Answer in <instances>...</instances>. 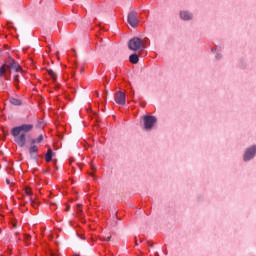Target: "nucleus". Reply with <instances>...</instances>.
<instances>
[{"mask_svg": "<svg viewBox=\"0 0 256 256\" xmlns=\"http://www.w3.org/2000/svg\"><path fill=\"white\" fill-rule=\"evenodd\" d=\"M6 55H8V59L0 66V77H2L4 81H11V75H13V73H25V71L23 67L19 65V62L9 55V52H6Z\"/></svg>", "mask_w": 256, "mask_h": 256, "instance_id": "obj_1", "label": "nucleus"}, {"mask_svg": "<svg viewBox=\"0 0 256 256\" xmlns=\"http://www.w3.org/2000/svg\"><path fill=\"white\" fill-rule=\"evenodd\" d=\"M33 131V124H22L20 126L13 127L11 129V135L14 137V141L18 146L25 147L27 145V135Z\"/></svg>", "mask_w": 256, "mask_h": 256, "instance_id": "obj_2", "label": "nucleus"}, {"mask_svg": "<svg viewBox=\"0 0 256 256\" xmlns=\"http://www.w3.org/2000/svg\"><path fill=\"white\" fill-rule=\"evenodd\" d=\"M128 49H130V51H145L147 46H145L143 39L133 37L128 41Z\"/></svg>", "mask_w": 256, "mask_h": 256, "instance_id": "obj_3", "label": "nucleus"}, {"mask_svg": "<svg viewBox=\"0 0 256 256\" xmlns=\"http://www.w3.org/2000/svg\"><path fill=\"white\" fill-rule=\"evenodd\" d=\"M144 129L146 131H151L153 127H155V123H157V117L153 115H144L143 116Z\"/></svg>", "mask_w": 256, "mask_h": 256, "instance_id": "obj_4", "label": "nucleus"}, {"mask_svg": "<svg viewBox=\"0 0 256 256\" xmlns=\"http://www.w3.org/2000/svg\"><path fill=\"white\" fill-rule=\"evenodd\" d=\"M136 11H130L128 13L127 22L135 29L139 26V18Z\"/></svg>", "mask_w": 256, "mask_h": 256, "instance_id": "obj_5", "label": "nucleus"}, {"mask_svg": "<svg viewBox=\"0 0 256 256\" xmlns=\"http://www.w3.org/2000/svg\"><path fill=\"white\" fill-rule=\"evenodd\" d=\"M24 191H25V195L30 197L29 198L30 205H32V207L34 209H39V205H41V203H39V201L33 199V190H31V188H29V187H26Z\"/></svg>", "mask_w": 256, "mask_h": 256, "instance_id": "obj_6", "label": "nucleus"}, {"mask_svg": "<svg viewBox=\"0 0 256 256\" xmlns=\"http://www.w3.org/2000/svg\"><path fill=\"white\" fill-rule=\"evenodd\" d=\"M256 155V145L251 146L250 148L246 149L243 159L245 162L251 161V159H254Z\"/></svg>", "mask_w": 256, "mask_h": 256, "instance_id": "obj_7", "label": "nucleus"}, {"mask_svg": "<svg viewBox=\"0 0 256 256\" xmlns=\"http://www.w3.org/2000/svg\"><path fill=\"white\" fill-rule=\"evenodd\" d=\"M114 99L118 105H125V103H127V95L123 91L116 92Z\"/></svg>", "mask_w": 256, "mask_h": 256, "instance_id": "obj_8", "label": "nucleus"}, {"mask_svg": "<svg viewBox=\"0 0 256 256\" xmlns=\"http://www.w3.org/2000/svg\"><path fill=\"white\" fill-rule=\"evenodd\" d=\"M29 153H30L31 159H34V160L39 159V147H37V145L31 144V146L29 147Z\"/></svg>", "mask_w": 256, "mask_h": 256, "instance_id": "obj_9", "label": "nucleus"}, {"mask_svg": "<svg viewBox=\"0 0 256 256\" xmlns=\"http://www.w3.org/2000/svg\"><path fill=\"white\" fill-rule=\"evenodd\" d=\"M180 18L183 21H191V19H193V14L187 10L180 11Z\"/></svg>", "mask_w": 256, "mask_h": 256, "instance_id": "obj_10", "label": "nucleus"}, {"mask_svg": "<svg viewBox=\"0 0 256 256\" xmlns=\"http://www.w3.org/2000/svg\"><path fill=\"white\" fill-rule=\"evenodd\" d=\"M53 157H55V153L53 152V150L51 148H49L45 155L46 163H51V161H53Z\"/></svg>", "mask_w": 256, "mask_h": 256, "instance_id": "obj_11", "label": "nucleus"}, {"mask_svg": "<svg viewBox=\"0 0 256 256\" xmlns=\"http://www.w3.org/2000/svg\"><path fill=\"white\" fill-rule=\"evenodd\" d=\"M129 61L132 65H137L139 63V54L133 53L129 56Z\"/></svg>", "mask_w": 256, "mask_h": 256, "instance_id": "obj_12", "label": "nucleus"}, {"mask_svg": "<svg viewBox=\"0 0 256 256\" xmlns=\"http://www.w3.org/2000/svg\"><path fill=\"white\" fill-rule=\"evenodd\" d=\"M19 83H21V76H19V74H15L13 76V85L18 91L21 89V87H19Z\"/></svg>", "mask_w": 256, "mask_h": 256, "instance_id": "obj_13", "label": "nucleus"}, {"mask_svg": "<svg viewBox=\"0 0 256 256\" xmlns=\"http://www.w3.org/2000/svg\"><path fill=\"white\" fill-rule=\"evenodd\" d=\"M46 72L49 75V77L52 79L53 83H57V73H55V71L51 69L46 70Z\"/></svg>", "mask_w": 256, "mask_h": 256, "instance_id": "obj_14", "label": "nucleus"}, {"mask_svg": "<svg viewBox=\"0 0 256 256\" xmlns=\"http://www.w3.org/2000/svg\"><path fill=\"white\" fill-rule=\"evenodd\" d=\"M9 102L11 103V105H15L16 107H20V105H23V102L21 101V99H17L14 97H11L9 99Z\"/></svg>", "mask_w": 256, "mask_h": 256, "instance_id": "obj_15", "label": "nucleus"}, {"mask_svg": "<svg viewBox=\"0 0 256 256\" xmlns=\"http://www.w3.org/2000/svg\"><path fill=\"white\" fill-rule=\"evenodd\" d=\"M43 142V134H40L38 138H33L31 140V145H37V143H42Z\"/></svg>", "mask_w": 256, "mask_h": 256, "instance_id": "obj_16", "label": "nucleus"}, {"mask_svg": "<svg viewBox=\"0 0 256 256\" xmlns=\"http://www.w3.org/2000/svg\"><path fill=\"white\" fill-rule=\"evenodd\" d=\"M90 169H91L92 172H88V175L90 177H95V173L97 172V168L95 167V165L90 164Z\"/></svg>", "mask_w": 256, "mask_h": 256, "instance_id": "obj_17", "label": "nucleus"}, {"mask_svg": "<svg viewBox=\"0 0 256 256\" xmlns=\"http://www.w3.org/2000/svg\"><path fill=\"white\" fill-rule=\"evenodd\" d=\"M83 205L82 204H77L76 209H77V215H83Z\"/></svg>", "mask_w": 256, "mask_h": 256, "instance_id": "obj_18", "label": "nucleus"}, {"mask_svg": "<svg viewBox=\"0 0 256 256\" xmlns=\"http://www.w3.org/2000/svg\"><path fill=\"white\" fill-rule=\"evenodd\" d=\"M109 95V91L107 89L104 90V93H103V99H104V103L105 105L107 104V97Z\"/></svg>", "mask_w": 256, "mask_h": 256, "instance_id": "obj_19", "label": "nucleus"}, {"mask_svg": "<svg viewBox=\"0 0 256 256\" xmlns=\"http://www.w3.org/2000/svg\"><path fill=\"white\" fill-rule=\"evenodd\" d=\"M48 253H49V256H59V253L55 252L53 249H50Z\"/></svg>", "mask_w": 256, "mask_h": 256, "instance_id": "obj_20", "label": "nucleus"}, {"mask_svg": "<svg viewBox=\"0 0 256 256\" xmlns=\"http://www.w3.org/2000/svg\"><path fill=\"white\" fill-rule=\"evenodd\" d=\"M144 43V47H147V45H150L151 41L149 40V38H144L143 40Z\"/></svg>", "mask_w": 256, "mask_h": 256, "instance_id": "obj_21", "label": "nucleus"}, {"mask_svg": "<svg viewBox=\"0 0 256 256\" xmlns=\"http://www.w3.org/2000/svg\"><path fill=\"white\" fill-rule=\"evenodd\" d=\"M6 184L10 185V187H13L15 185V183L11 182L9 178L6 179Z\"/></svg>", "mask_w": 256, "mask_h": 256, "instance_id": "obj_22", "label": "nucleus"}, {"mask_svg": "<svg viewBox=\"0 0 256 256\" xmlns=\"http://www.w3.org/2000/svg\"><path fill=\"white\" fill-rule=\"evenodd\" d=\"M24 239H25V241H31V235L24 234Z\"/></svg>", "mask_w": 256, "mask_h": 256, "instance_id": "obj_23", "label": "nucleus"}, {"mask_svg": "<svg viewBox=\"0 0 256 256\" xmlns=\"http://www.w3.org/2000/svg\"><path fill=\"white\" fill-rule=\"evenodd\" d=\"M65 211H66V213H69V211H71V206L70 205H66Z\"/></svg>", "mask_w": 256, "mask_h": 256, "instance_id": "obj_24", "label": "nucleus"}, {"mask_svg": "<svg viewBox=\"0 0 256 256\" xmlns=\"http://www.w3.org/2000/svg\"><path fill=\"white\" fill-rule=\"evenodd\" d=\"M146 243H147L148 247H153V242L147 241Z\"/></svg>", "mask_w": 256, "mask_h": 256, "instance_id": "obj_25", "label": "nucleus"}, {"mask_svg": "<svg viewBox=\"0 0 256 256\" xmlns=\"http://www.w3.org/2000/svg\"><path fill=\"white\" fill-rule=\"evenodd\" d=\"M3 47H4V49H5L6 51H9V49H10V48H9V45H7V44H4Z\"/></svg>", "mask_w": 256, "mask_h": 256, "instance_id": "obj_26", "label": "nucleus"}, {"mask_svg": "<svg viewBox=\"0 0 256 256\" xmlns=\"http://www.w3.org/2000/svg\"><path fill=\"white\" fill-rule=\"evenodd\" d=\"M221 54H216L215 59H221Z\"/></svg>", "mask_w": 256, "mask_h": 256, "instance_id": "obj_27", "label": "nucleus"}, {"mask_svg": "<svg viewBox=\"0 0 256 256\" xmlns=\"http://www.w3.org/2000/svg\"><path fill=\"white\" fill-rule=\"evenodd\" d=\"M105 83L106 85H109V80L107 79V76H105Z\"/></svg>", "mask_w": 256, "mask_h": 256, "instance_id": "obj_28", "label": "nucleus"}, {"mask_svg": "<svg viewBox=\"0 0 256 256\" xmlns=\"http://www.w3.org/2000/svg\"><path fill=\"white\" fill-rule=\"evenodd\" d=\"M135 245L136 247L139 245V242H137V237H135Z\"/></svg>", "mask_w": 256, "mask_h": 256, "instance_id": "obj_29", "label": "nucleus"}, {"mask_svg": "<svg viewBox=\"0 0 256 256\" xmlns=\"http://www.w3.org/2000/svg\"><path fill=\"white\" fill-rule=\"evenodd\" d=\"M0 57H3V50L0 48Z\"/></svg>", "mask_w": 256, "mask_h": 256, "instance_id": "obj_30", "label": "nucleus"}, {"mask_svg": "<svg viewBox=\"0 0 256 256\" xmlns=\"http://www.w3.org/2000/svg\"><path fill=\"white\" fill-rule=\"evenodd\" d=\"M80 73H85V68H81Z\"/></svg>", "mask_w": 256, "mask_h": 256, "instance_id": "obj_31", "label": "nucleus"}, {"mask_svg": "<svg viewBox=\"0 0 256 256\" xmlns=\"http://www.w3.org/2000/svg\"><path fill=\"white\" fill-rule=\"evenodd\" d=\"M168 253H169V252L167 251V249H165V250H164V255H168Z\"/></svg>", "mask_w": 256, "mask_h": 256, "instance_id": "obj_32", "label": "nucleus"}, {"mask_svg": "<svg viewBox=\"0 0 256 256\" xmlns=\"http://www.w3.org/2000/svg\"><path fill=\"white\" fill-rule=\"evenodd\" d=\"M107 241H111V236L107 238Z\"/></svg>", "mask_w": 256, "mask_h": 256, "instance_id": "obj_33", "label": "nucleus"}, {"mask_svg": "<svg viewBox=\"0 0 256 256\" xmlns=\"http://www.w3.org/2000/svg\"><path fill=\"white\" fill-rule=\"evenodd\" d=\"M96 123H99V118H96Z\"/></svg>", "mask_w": 256, "mask_h": 256, "instance_id": "obj_34", "label": "nucleus"}, {"mask_svg": "<svg viewBox=\"0 0 256 256\" xmlns=\"http://www.w3.org/2000/svg\"><path fill=\"white\" fill-rule=\"evenodd\" d=\"M155 256H159V252H156V253H155Z\"/></svg>", "mask_w": 256, "mask_h": 256, "instance_id": "obj_35", "label": "nucleus"}, {"mask_svg": "<svg viewBox=\"0 0 256 256\" xmlns=\"http://www.w3.org/2000/svg\"><path fill=\"white\" fill-rule=\"evenodd\" d=\"M212 51H217V48H215V49H214V48H212Z\"/></svg>", "mask_w": 256, "mask_h": 256, "instance_id": "obj_36", "label": "nucleus"}, {"mask_svg": "<svg viewBox=\"0 0 256 256\" xmlns=\"http://www.w3.org/2000/svg\"><path fill=\"white\" fill-rule=\"evenodd\" d=\"M146 103H142V107H145Z\"/></svg>", "mask_w": 256, "mask_h": 256, "instance_id": "obj_37", "label": "nucleus"}, {"mask_svg": "<svg viewBox=\"0 0 256 256\" xmlns=\"http://www.w3.org/2000/svg\"><path fill=\"white\" fill-rule=\"evenodd\" d=\"M97 97H99V92H96Z\"/></svg>", "mask_w": 256, "mask_h": 256, "instance_id": "obj_38", "label": "nucleus"}, {"mask_svg": "<svg viewBox=\"0 0 256 256\" xmlns=\"http://www.w3.org/2000/svg\"><path fill=\"white\" fill-rule=\"evenodd\" d=\"M72 77H75V73H72Z\"/></svg>", "mask_w": 256, "mask_h": 256, "instance_id": "obj_39", "label": "nucleus"}, {"mask_svg": "<svg viewBox=\"0 0 256 256\" xmlns=\"http://www.w3.org/2000/svg\"><path fill=\"white\" fill-rule=\"evenodd\" d=\"M140 243H143V239L140 240Z\"/></svg>", "mask_w": 256, "mask_h": 256, "instance_id": "obj_40", "label": "nucleus"}, {"mask_svg": "<svg viewBox=\"0 0 256 256\" xmlns=\"http://www.w3.org/2000/svg\"><path fill=\"white\" fill-rule=\"evenodd\" d=\"M101 43H103V39H100Z\"/></svg>", "mask_w": 256, "mask_h": 256, "instance_id": "obj_41", "label": "nucleus"}, {"mask_svg": "<svg viewBox=\"0 0 256 256\" xmlns=\"http://www.w3.org/2000/svg\"><path fill=\"white\" fill-rule=\"evenodd\" d=\"M6 135H9V132H6Z\"/></svg>", "mask_w": 256, "mask_h": 256, "instance_id": "obj_42", "label": "nucleus"}, {"mask_svg": "<svg viewBox=\"0 0 256 256\" xmlns=\"http://www.w3.org/2000/svg\"><path fill=\"white\" fill-rule=\"evenodd\" d=\"M24 205H27V202H24Z\"/></svg>", "mask_w": 256, "mask_h": 256, "instance_id": "obj_43", "label": "nucleus"}, {"mask_svg": "<svg viewBox=\"0 0 256 256\" xmlns=\"http://www.w3.org/2000/svg\"><path fill=\"white\" fill-rule=\"evenodd\" d=\"M113 79H115V76H113Z\"/></svg>", "mask_w": 256, "mask_h": 256, "instance_id": "obj_44", "label": "nucleus"}]
</instances>
